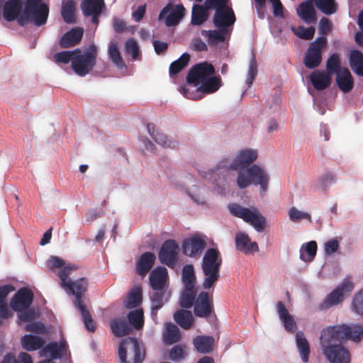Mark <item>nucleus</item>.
Returning <instances> with one entry per match:
<instances>
[{"mask_svg": "<svg viewBox=\"0 0 363 363\" xmlns=\"http://www.w3.org/2000/svg\"><path fill=\"white\" fill-rule=\"evenodd\" d=\"M269 176L267 172L257 164H253L246 171H240L237 178V184L240 189H245L250 184L260 186L262 196L268 190Z\"/></svg>", "mask_w": 363, "mask_h": 363, "instance_id": "39448f33", "label": "nucleus"}, {"mask_svg": "<svg viewBox=\"0 0 363 363\" xmlns=\"http://www.w3.org/2000/svg\"><path fill=\"white\" fill-rule=\"evenodd\" d=\"M75 9L76 5L73 0H68L62 4L61 15L65 23H73L75 22Z\"/></svg>", "mask_w": 363, "mask_h": 363, "instance_id": "de8ad7c7", "label": "nucleus"}, {"mask_svg": "<svg viewBox=\"0 0 363 363\" xmlns=\"http://www.w3.org/2000/svg\"><path fill=\"white\" fill-rule=\"evenodd\" d=\"M206 247V240L196 235L184 240L182 243V252L188 257H196L202 254Z\"/></svg>", "mask_w": 363, "mask_h": 363, "instance_id": "dca6fc26", "label": "nucleus"}, {"mask_svg": "<svg viewBox=\"0 0 363 363\" xmlns=\"http://www.w3.org/2000/svg\"><path fill=\"white\" fill-rule=\"evenodd\" d=\"M313 3L314 0H306L301 3L297 9L298 16L306 23H312L315 19Z\"/></svg>", "mask_w": 363, "mask_h": 363, "instance_id": "cd10ccee", "label": "nucleus"}, {"mask_svg": "<svg viewBox=\"0 0 363 363\" xmlns=\"http://www.w3.org/2000/svg\"><path fill=\"white\" fill-rule=\"evenodd\" d=\"M22 347L27 351H34L41 348L44 344V340L36 335H25L21 339Z\"/></svg>", "mask_w": 363, "mask_h": 363, "instance_id": "473e14b6", "label": "nucleus"}, {"mask_svg": "<svg viewBox=\"0 0 363 363\" xmlns=\"http://www.w3.org/2000/svg\"><path fill=\"white\" fill-rule=\"evenodd\" d=\"M147 129L152 138L163 147L175 148L178 145L177 141L168 138L164 133L155 130L153 123H147Z\"/></svg>", "mask_w": 363, "mask_h": 363, "instance_id": "b1692460", "label": "nucleus"}, {"mask_svg": "<svg viewBox=\"0 0 363 363\" xmlns=\"http://www.w3.org/2000/svg\"><path fill=\"white\" fill-rule=\"evenodd\" d=\"M127 318L132 328L140 330L144 325V312L142 308L130 311L127 315Z\"/></svg>", "mask_w": 363, "mask_h": 363, "instance_id": "c03bdc74", "label": "nucleus"}, {"mask_svg": "<svg viewBox=\"0 0 363 363\" xmlns=\"http://www.w3.org/2000/svg\"><path fill=\"white\" fill-rule=\"evenodd\" d=\"M236 21L235 13L231 6L215 11L213 23L217 28L228 29L233 26Z\"/></svg>", "mask_w": 363, "mask_h": 363, "instance_id": "f3484780", "label": "nucleus"}, {"mask_svg": "<svg viewBox=\"0 0 363 363\" xmlns=\"http://www.w3.org/2000/svg\"><path fill=\"white\" fill-rule=\"evenodd\" d=\"M118 356L121 363H143L145 352L135 338L128 337L120 343Z\"/></svg>", "mask_w": 363, "mask_h": 363, "instance_id": "6e6552de", "label": "nucleus"}, {"mask_svg": "<svg viewBox=\"0 0 363 363\" xmlns=\"http://www.w3.org/2000/svg\"><path fill=\"white\" fill-rule=\"evenodd\" d=\"M257 73V69L256 61L254 57L253 62H252L250 65L248 74H247V78L246 80V83L249 87L252 84Z\"/></svg>", "mask_w": 363, "mask_h": 363, "instance_id": "338daca9", "label": "nucleus"}, {"mask_svg": "<svg viewBox=\"0 0 363 363\" xmlns=\"http://www.w3.org/2000/svg\"><path fill=\"white\" fill-rule=\"evenodd\" d=\"M143 301L142 289L136 287L132 289L128 294L125 306L126 308L132 309L139 306Z\"/></svg>", "mask_w": 363, "mask_h": 363, "instance_id": "79ce46f5", "label": "nucleus"}, {"mask_svg": "<svg viewBox=\"0 0 363 363\" xmlns=\"http://www.w3.org/2000/svg\"><path fill=\"white\" fill-rule=\"evenodd\" d=\"M125 51L132 55L133 60H135L139 54V48L137 42L133 39H128L125 43Z\"/></svg>", "mask_w": 363, "mask_h": 363, "instance_id": "e2e57ef3", "label": "nucleus"}, {"mask_svg": "<svg viewBox=\"0 0 363 363\" xmlns=\"http://www.w3.org/2000/svg\"><path fill=\"white\" fill-rule=\"evenodd\" d=\"M216 73L214 67L207 62H201L193 66L186 75V82L195 86H201L209 75Z\"/></svg>", "mask_w": 363, "mask_h": 363, "instance_id": "9b49d317", "label": "nucleus"}, {"mask_svg": "<svg viewBox=\"0 0 363 363\" xmlns=\"http://www.w3.org/2000/svg\"><path fill=\"white\" fill-rule=\"evenodd\" d=\"M315 34V28L313 26L309 28L299 27L296 35L301 39L311 40Z\"/></svg>", "mask_w": 363, "mask_h": 363, "instance_id": "69168bd1", "label": "nucleus"}, {"mask_svg": "<svg viewBox=\"0 0 363 363\" xmlns=\"http://www.w3.org/2000/svg\"><path fill=\"white\" fill-rule=\"evenodd\" d=\"M352 308L356 313L363 315V289L354 294Z\"/></svg>", "mask_w": 363, "mask_h": 363, "instance_id": "bf43d9fd", "label": "nucleus"}, {"mask_svg": "<svg viewBox=\"0 0 363 363\" xmlns=\"http://www.w3.org/2000/svg\"><path fill=\"white\" fill-rule=\"evenodd\" d=\"M113 334L116 337H123L132 333L133 329L128 322L123 318H116L110 323Z\"/></svg>", "mask_w": 363, "mask_h": 363, "instance_id": "c85d7f7f", "label": "nucleus"}, {"mask_svg": "<svg viewBox=\"0 0 363 363\" xmlns=\"http://www.w3.org/2000/svg\"><path fill=\"white\" fill-rule=\"evenodd\" d=\"M33 300V292L27 288L20 289L11 302L13 310L20 311L30 307Z\"/></svg>", "mask_w": 363, "mask_h": 363, "instance_id": "6ab92c4d", "label": "nucleus"}, {"mask_svg": "<svg viewBox=\"0 0 363 363\" xmlns=\"http://www.w3.org/2000/svg\"><path fill=\"white\" fill-rule=\"evenodd\" d=\"M15 288L11 285H4L0 286V317L7 318L9 317V311L6 303V298L8 294L14 291Z\"/></svg>", "mask_w": 363, "mask_h": 363, "instance_id": "58836bf2", "label": "nucleus"}, {"mask_svg": "<svg viewBox=\"0 0 363 363\" xmlns=\"http://www.w3.org/2000/svg\"><path fill=\"white\" fill-rule=\"evenodd\" d=\"M164 341L167 345L178 342L181 339V334L178 327L172 323H167L163 333Z\"/></svg>", "mask_w": 363, "mask_h": 363, "instance_id": "72a5a7b5", "label": "nucleus"}, {"mask_svg": "<svg viewBox=\"0 0 363 363\" xmlns=\"http://www.w3.org/2000/svg\"><path fill=\"white\" fill-rule=\"evenodd\" d=\"M184 11L185 9L182 5L178 4L174 7L172 4L169 3L160 12L159 20H162L166 17V26L169 27L175 26L184 17Z\"/></svg>", "mask_w": 363, "mask_h": 363, "instance_id": "2eb2a0df", "label": "nucleus"}, {"mask_svg": "<svg viewBox=\"0 0 363 363\" xmlns=\"http://www.w3.org/2000/svg\"><path fill=\"white\" fill-rule=\"evenodd\" d=\"M176 323L185 330L189 329L193 323V315L191 311L187 310H179L174 314Z\"/></svg>", "mask_w": 363, "mask_h": 363, "instance_id": "e433bc0d", "label": "nucleus"}, {"mask_svg": "<svg viewBox=\"0 0 363 363\" xmlns=\"http://www.w3.org/2000/svg\"><path fill=\"white\" fill-rule=\"evenodd\" d=\"M310 80L315 89L321 91L330 86L332 75L327 71L317 69L310 74Z\"/></svg>", "mask_w": 363, "mask_h": 363, "instance_id": "5701e85b", "label": "nucleus"}, {"mask_svg": "<svg viewBox=\"0 0 363 363\" xmlns=\"http://www.w3.org/2000/svg\"><path fill=\"white\" fill-rule=\"evenodd\" d=\"M208 18V9L205 6L194 4L191 12V23L196 26L203 24Z\"/></svg>", "mask_w": 363, "mask_h": 363, "instance_id": "4c0bfd02", "label": "nucleus"}, {"mask_svg": "<svg viewBox=\"0 0 363 363\" xmlns=\"http://www.w3.org/2000/svg\"><path fill=\"white\" fill-rule=\"evenodd\" d=\"M317 252V243L315 241H310L302 246L300 250V258L304 262H311Z\"/></svg>", "mask_w": 363, "mask_h": 363, "instance_id": "09e8293b", "label": "nucleus"}, {"mask_svg": "<svg viewBox=\"0 0 363 363\" xmlns=\"http://www.w3.org/2000/svg\"><path fill=\"white\" fill-rule=\"evenodd\" d=\"M84 30L77 27L65 33L60 40L59 45L62 48H69L78 45L83 36Z\"/></svg>", "mask_w": 363, "mask_h": 363, "instance_id": "412c9836", "label": "nucleus"}, {"mask_svg": "<svg viewBox=\"0 0 363 363\" xmlns=\"http://www.w3.org/2000/svg\"><path fill=\"white\" fill-rule=\"evenodd\" d=\"M336 82L341 91H351L353 88V78L348 69L343 68L342 70L336 74Z\"/></svg>", "mask_w": 363, "mask_h": 363, "instance_id": "2f4dec72", "label": "nucleus"}, {"mask_svg": "<svg viewBox=\"0 0 363 363\" xmlns=\"http://www.w3.org/2000/svg\"><path fill=\"white\" fill-rule=\"evenodd\" d=\"M1 363H33L31 356L26 352H21L16 359L12 354H7L4 357Z\"/></svg>", "mask_w": 363, "mask_h": 363, "instance_id": "4d7b16f0", "label": "nucleus"}, {"mask_svg": "<svg viewBox=\"0 0 363 363\" xmlns=\"http://www.w3.org/2000/svg\"><path fill=\"white\" fill-rule=\"evenodd\" d=\"M167 270L164 267H159L153 269L150 274V284L155 291H162L167 279Z\"/></svg>", "mask_w": 363, "mask_h": 363, "instance_id": "4be33fe9", "label": "nucleus"}, {"mask_svg": "<svg viewBox=\"0 0 363 363\" xmlns=\"http://www.w3.org/2000/svg\"><path fill=\"white\" fill-rule=\"evenodd\" d=\"M169 359L173 362H179L185 359L186 356V347L182 345L174 346L169 352Z\"/></svg>", "mask_w": 363, "mask_h": 363, "instance_id": "6e6d98bb", "label": "nucleus"}, {"mask_svg": "<svg viewBox=\"0 0 363 363\" xmlns=\"http://www.w3.org/2000/svg\"><path fill=\"white\" fill-rule=\"evenodd\" d=\"M257 152L255 150H242L238 152L228 169L233 170L243 169L250 166L257 158Z\"/></svg>", "mask_w": 363, "mask_h": 363, "instance_id": "a211bd4d", "label": "nucleus"}, {"mask_svg": "<svg viewBox=\"0 0 363 363\" xmlns=\"http://www.w3.org/2000/svg\"><path fill=\"white\" fill-rule=\"evenodd\" d=\"M179 252V245L174 240H165L158 253L160 262L170 268H174L178 260Z\"/></svg>", "mask_w": 363, "mask_h": 363, "instance_id": "ddd939ff", "label": "nucleus"}, {"mask_svg": "<svg viewBox=\"0 0 363 363\" xmlns=\"http://www.w3.org/2000/svg\"><path fill=\"white\" fill-rule=\"evenodd\" d=\"M229 1L230 0H205L204 6L208 10L214 9L216 11L228 6Z\"/></svg>", "mask_w": 363, "mask_h": 363, "instance_id": "052dcab7", "label": "nucleus"}, {"mask_svg": "<svg viewBox=\"0 0 363 363\" xmlns=\"http://www.w3.org/2000/svg\"><path fill=\"white\" fill-rule=\"evenodd\" d=\"M104 8V0H82L81 9L85 16H89L93 13H101Z\"/></svg>", "mask_w": 363, "mask_h": 363, "instance_id": "7c9ffc66", "label": "nucleus"}, {"mask_svg": "<svg viewBox=\"0 0 363 363\" xmlns=\"http://www.w3.org/2000/svg\"><path fill=\"white\" fill-rule=\"evenodd\" d=\"M26 330L37 334L45 333V326L41 322H30L26 325Z\"/></svg>", "mask_w": 363, "mask_h": 363, "instance_id": "0e129e2a", "label": "nucleus"}, {"mask_svg": "<svg viewBox=\"0 0 363 363\" xmlns=\"http://www.w3.org/2000/svg\"><path fill=\"white\" fill-rule=\"evenodd\" d=\"M320 342L323 354L328 362L350 363L351 355L349 350L342 345L343 343L333 344V342L337 341L335 335L325 328L321 331Z\"/></svg>", "mask_w": 363, "mask_h": 363, "instance_id": "f03ea898", "label": "nucleus"}, {"mask_svg": "<svg viewBox=\"0 0 363 363\" xmlns=\"http://www.w3.org/2000/svg\"><path fill=\"white\" fill-rule=\"evenodd\" d=\"M164 291H156L150 297L151 299V313L152 316L157 318V311L164 305Z\"/></svg>", "mask_w": 363, "mask_h": 363, "instance_id": "3c124183", "label": "nucleus"}, {"mask_svg": "<svg viewBox=\"0 0 363 363\" xmlns=\"http://www.w3.org/2000/svg\"><path fill=\"white\" fill-rule=\"evenodd\" d=\"M313 100L314 106L320 114H324L326 108L335 97V92H310Z\"/></svg>", "mask_w": 363, "mask_h": 363, "instance_id": "aec40b11", "label": "nucleus"}, {"mask_svg": "<svg viewBox=\"0 0 363 363\" xmlns=\"http://www.w3.org/2000/svg\"><path fill=\"white\" fill-rule=\"evenodd\" d=\"M339 247V243L337 240L333 239L325 242V252L327 255H331L335 252Z\"/></svg>", "mask_w": 363, "mask_h": 363, "instance_id": "774afa93", "label": "nucleus"}, {"mask_svg": "<svg viewBox=\"0 0 363 363\" xmlns=\"http://www.w3.org/2000/svg\"><path fill=\"white\" fill-rule=\"evenodd\" d=\"M189 60L190 55L189 53L185 52L182 54L179 59L170 64L169 69V76L172 77L179 73L187 66Z\"/></svg>", "mask_w": 363, "mask_h": 363, "instance_id": "49530a36", "label": "nucleus"}, {"mask_svg": "<svg viewBox=\"0 0 363 363\" xmlns=\"http://www.w3.org/2000/svg\"><path fill=\"white\" fill-rule=\"evenodd\" d=\"M235 245L238 250L245 254L254 253L259 251L256 242H251L247 235L239 233L235 235Z\"/></svg>", "mask_w": 363, "mask_h": 363, "instance_id": "393cba45", "label": "nucleus"}, {"mask_svg": "<svg viewBox=\"0 0 363 363\" xmlns=\"http://www.w3.org/2000/svg\"><path fill=\"white\" fill-rule=\"evenodd\" d=\"M218 30H205L201 31V35L208 38V43L210 45L218 44L225 41V34L228 32V29L218 28Z\"/></svg>", "mask_w": 363, "mask_h": 363, "instance_id": "ea45409f", "label": "nucleus"}, {"mask_svg": "<svg viewBox=\"0 0 363 363\" xmlns=\"http://www.w3.org/2000/svg\"><path fill=\"white\" fill-rule=\"evenodd\" d=\"M314 4L320 12L327 16L335 13L338 9L335 0H314Z\"/></svg>", "mask_w": 363, "mask_h": 363, "instance_id": "a19ab883", "label": "nucleus"}, {"mask_svg": "<svg viewBox=\"0 0 363 363\" xmlns=\"http://www.w3.org/2000/svg\"><path fill=\"white\" fill-rule=\"evenodd\" d=\"M196 297V288L184 287L179 298L180 306L186 309L191 308L195 303Z\"/></svg>", "mask_w": 363, "mask_h": 363, "instance_id": "f704fd0d", "label": "nucleus"}, {"mask_svg": "<svg viewBox=\"0 0 363 363\" xmlns=\"http://www.w3.org/2000/svg\"><path fill=\"white\" fill-rule=\"evenodd\" d=\"M41 356H45L48 353L50 354L51 358L56 359L60 355V348L57 342L48 344L40 352Z\"/></svg>", "mask_w": 363, "mask_h": 363, "instance_id": "680f3d73", "label": "nucleus"}, {"mask_svg": "<svg viewBox=\"0 0 363 363\" xmlns=\"http://www.w3.org/2000/svg\"><path fill=\"white\" fill-rule=\"evenodd\" d=\"M289 217L293 222L297 223L301 220L306 219L310 223L312 222L311 216L309 213L301 211L295 207H292L289 211Z\"/></svg>", "mask_w": 363, "mask_h": 363, "instance_id": "13d9d810", "label": "nucleus"}, {"mask_svg": "<svg viewBox=\"0 0 363 363\" xmlns=\"http://www.w3.org/2000/svg\"><path fill=\"white\" fill-rule=\"evenodd\" d=\"M108 53L112 62L116 65L118 68L123 69L125 67V62L116 45L112 44L110 46L108 49Z\"/></svg>", "mask_w": 363, "mask_h": 363, "instance_id": "5fc2aeb1", "label": "nucleus"}, {"mask_svg": "<svg viewBox=\"0 0 363 363\" xmlns=\"http://www.w3.org/2000/svg\"><path fill=\"white\" fill-rule=\"evenodd\" d=\"M223 82L220 75H209L201 86H199L196 91H218Z\"/></svg>", "mask_w": 363, "mask_h": 363, "instance_id": "a18cd8bd", "label": "nucleus"}, {"mask_svg": "<svg viewBox=\"0 0 363 363\" xmlns=\"http://www.w3.org/2000/svg\"><path fill=\"white\" fill-rule=\"evenodd\" d=\"M155 259L154 253L150 252L143 253L136 264L137 273L140 276L146 275L154 265Z\"/></svg>", "mask_w": 363, "mask_h": 363, "instance_id": "bb28decb", "label": "nucleus"}, {"mask_svg": "<svg viewBox=\"0 0 363 363\" xmlns=\"http://www.w3.org/2000/svg\"><path fill=\"white\" fill-rule=\"evenodd\" d=\"M43 0H26L21 16L18 18V25L25 26L29 22L36 26L47 23L49 16V6Z\"/></svg>", "mask_w": 363, "mask_h": 363, "instance_id": "20e7f679", "label": "nucleus"}, {"mask_svg": "<svg viewBox=\"0 0 363 363\" xmlns=\"http://www.w3.org/2000/svg\"><path fill=\"white\" fill-rule=\"evenodd\" d=\"M228 209L233 216L249 223L257 231L262 232L264 230L266 220L257 208L250 209L238 203H232L229 205Z\"/></svg>", "mask_w": 363, "mask_h": 363, "instance_id": "1a4fd4ad", "label": "nucleus"}, {"mask_svg": "<svg viewBox=\"0 0 363 363\" xmlns=\"http://www.w3.org/2000/svg\"><path fill=\"white\" fill-rule=\"evenodd\" d=\"M326 44V38L324 37L317 38L311 44L303 61L307 68L315 69L320 65L322 60V50Z\"/></svg>", "mask_w": 363, "mask_h": 363, "instance_id": "f8f14e48", "label": "nucleus"}, {"mask_svg": "<svg viewBox=\"0 0 363 363\" xmlns=\"http://www.w3.org/2000/svg\"><path fill=\"white\" fill-rule=\"evenodd\" d=\"M223 263L220 252L216 248L208 249L202 259L201 268L205 278L202 283L204 290L210 289L218 281Z\"/></svg>", "mask_w": 363, "mask_h": 363, "instance_id": "7ed1b4c3", "label": "nucleus"}, {"mask_svg": "<svg viewBox=\"0 0 363 363\" xmlns=\"http://www.w3.org/2000/svg\"><path fill=\"white\" fill-rule=\"evenodd\" d=\"M354 289V284L351 278H345L342 281L330 292L320 304V310H327L334 306L340 303L346 294L350 293Z\"/></svg>", "mask_w": 363, "mask_h": 363, "instance_id": "9d476101", "label": "nucleus"}, {"mask_svg": "<svg viewBox=\"0 0 363 363\" xmlns=\"http://www.w3.org/2000/svg\"><path fill=\"white\" fill-rule=\"evenodd\" d=\"M182 282L184 287L196 288V277L192 264H186L183 267Z\"/></svg>", "mask_w": 363, "mask_h": 363, "instance_id": "37998d69", "label": "nucleus"}, {"mask_svg": "<svg viewBox=\"0 0 363 363\" xmlns=\"http://www.w3.org/2000/svg\"><path fill=\"white\" fill-rule=\"evenodd\" d=\"M214 313L213 292L201 291L194 305V313L199 318L209 317Z\"/></svg>", "mask_w": 363, "mask_h": 363, "instance_id": "4468645a", "label": "nucleus"}, {"mask_svg": "<svg viewBox=\"0 0 363 363\" xmlns=\"http://www.w3.org/2000/svg\"><path fill=\"white\" fill-rule=\"evenodd\" d=\"M193 344L197 352L209 353L213 350L214 338L211 336L197 335L193 339Z\"/></svg>", "mask_w": 363, "mask_h": 363, "instance_id": "c756f323", "label": "nucleus"}, {"mask_svg": "<svg viewBox=\"0 0 363 363\" xmlns=\"http://www.w3.org/2000/svg\"><path fill=\"white\" fill-rule=\"evenodd\" d=\"M296 342L303 362L308 363L311 352L310 346L302 331L297 332L296 335Z\"/></svg>", "mask_w": 363, "mask_h": 363, "instance_id": "c9c22d12", "label": "nucleus"}, {"mask_svg": "<svg viewBox=\"0 0 363 363\" xmlns=\"http://www.w3.org/2000/svg\"><path fill=\"white\" fill-rule=\"evenodd\" d=\"M48 263L52 269H60L57 274L60 279L61 287L63 288L67 294H72L75 296L74 305L79 311L86 328L91 332H94L96 328V323L82 299L84 293L87 290V279L84 277L75 281L67 279L71 274L72 267L69 265L65 266V262L62 258L52 256L48 259Z\"/></svg>", "mask_w": 363, "mask_h": 363, "instance_id": "f257e3e1", "label": "nucleus"}, {"mask_svg": "<svg viewBox=\"0 0 363 363\" xmlns=\"http://www.w3.org/2000/svg\"><path fill=\"white\" fill-rule=\"evenodd\" d=\"M77 52H79V48H77L74 50L58 52L54 55V59L57 63L67 64L71 62L72 64L74 56Z\"/></svg>", "mask_w": 363, "mask_h": 363, "instance_id": "603ef678", "label": "nucleus"}, {"mask_svg": "<svg viewBox=\"0 0 363 363\" xmlns=\"http://www.w3.org/2000/svg\"><path fill=\"white\" fill-rule=\"evenodd\" d=\"M98 50L95 45H90L82 52L79 49L74 56L72 61V69L79 77H84L89 74L96 64Z\"/></svg>", "mask_w": 363, "mask_h": 363, "instance_id": "423d86ee", "label": "nucleus"}, {"mask_svg": "<svg viewBox=\"0 0 363 363\" xmlns=\"http://www.w3.org/2000/svg\"><path fill=\"white\" fill-rule=\"evenodd\" d=\"M335 335L337 342L345 343L352 341L359 343L363 340V324H338L325 328Z\"/></svg>", "mask_w": 363, "mask_h": 363, "instance_id": "0eeeda50", "label": "nucleus"}, {"mask_svg": "<svg viewBox=\"0 0 363 363\" xmlns=\"http://www.w3.org/2000/svg\"><path fill=\"white\" fill-rule=\"evenodd\" d=\"M350 63L352 69L359 76H363V53L353 50L350 54Z\"/></svg>", "mask_w": 363, "mask_h": 363, "instance_id": "8fccbe9b", "label": "nucleus"}, {"mask_svg": "<svg viewBox=\"0 0 363 363\" xmlns=\"http://www.w3.org/2000/svg\"><path fill=\"white\" fill-rule=\"evenodd\" d=\"M277 308L279 317L284 324V328L287 332L294 333L296 330V323L294 317L289 314L285 305L281 301H278Z\"/></svg>", "mask_w": 363, "mask_h": 363, "instance_id": "a878e982", "label": "nucleus"}, {"mask_svg": "<svg viewBox=\"0 0 363 363\" xmlns=\"http://www.w3.org/2000/svg\"><path fill=\"white\" fill-rule=\"evenodd\" d=\"M327 72L332 74H337L342 70L341 69V62L338 54L334 53L331 55L326 62Z\"/></svg>", "mask_w": 363, "mask_h": 363, "instance_id": "864d4df0", "label": "nucleus"}]
</instances>
